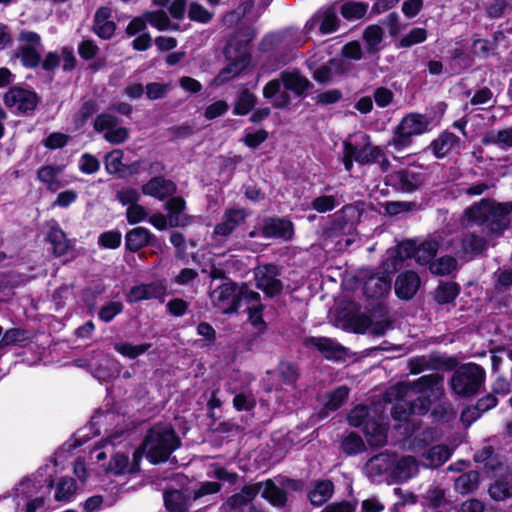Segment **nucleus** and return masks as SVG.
<instances>
[{"instance_id": "1", "label": "nucleus", "mask_w": 512, "mask_h": 512, "mask_svg": "<svg viewBox=\"0 0 512 512\" xmlns=\"http://www.w3.org/2000/svg\"><path fill=\"white\" fill-rule=\"evenodd\" d=\"M512 201L498 202L492 198H482L467 207L463 212L466 226H478L489 238L497 239L504 235L511 223Z\"/></svg>"}, {"instance_id": "2", "label": "nucleus", "mask_w": 512, "mask_h": 512, "mask_svg": "<svg viewBox=\"0 0 512 512\" xmlns=\"http://www.w3.org/2000/svg\"><path fill=\"white\" fill-rule=\"evenodd\" d=\"M141 442L148 451L147 460L153 465L167 462L182 446V440L172 424L161 421L146 430Z\"/></svg>"}, {"instance_id": "3", "label": "nucleus", "mask_w": 512, "mask_h": 512, "mask_svg": "<svg viewBox=\"0 0 512 512\" xmlns=\"http://www.w3.org/2000/svg\"><path fill=\"white\" fill-rule=\"evenodd\" d=\"M431 121L426 115L418 112L406 114L394 128L392 137L387 145L400 152L410 147L414 136H420L430 131Z\"/></svg>"}, {"instance_id": "4", "label": "nucleus", "mask_w": 512, "mask_h": 512, "mask_svg": "<svg viewBox=\"0 0 512 512\" xmlns=\"http://www.w3.org/2000/svg\"><path fill=\"white\" fill-rule=\"evenodd\" d=\"M485 378L486 372L481 365L473 362L463 364L454 371L450 379V387L461 397H471L480 391Z\"/></svg>"}, {"instance_id": "5", "label": "nucleus", "mask_w": 512, "mask_h": 512, "mask_svg": "<svg viewBox=\"0 0 512 512\" xmlns=\"http://www.w3.org/2000/svg\"><path fill=\"white\" fill-rule=\"evenodd\" d=\"M360 212L351 204L344 205L323 228L325 239L334 240L339 236L350 234L356 227Z\"/></svg>"}, {"instance_id": "6", "label": "nucleus", "mask_w": 512, "mask_h": 512, "mask_svg": "<svg viewBox=\"0 0 512 512\" xmlns=\"http://www.w3.org/2000/svg\"><path fill=\"white\" fill-rule=\"evenodd\" d=\"M425 175L414 169L400 168L386 174L384 183L393 191L411 194L416 192L424 183Z\"/></svg>"}, {"instance_id": "7", "label": "nucleus", "mask_w": 512, "mask_h": 512, "mask_svg": "<svg viewBox=\"0 0 512 512\" xmlns=\"http://www.w3.org/2000/svg\"><path fill=\"white\" fill-rule=\"evenodd\" d=\"M280 274L281 271L277 264L267 263L258 266L254 272L256 287L268 298L280 295L284 288L282 281L277 278Z\"/></svg>"}, {"instance_id": "8", "label": "nucleus", "mask_w": 512, "mask_h": 512, "mask_svg": "<svg viewBox=\"0 0 512 512\" xmlns=\"http://www.w3.org/2000/svg\"><path fill=\"white\" fill-rule=\"evenodd\" d=\"M167 294V285L165 280H154L149 283H140L132 286L125 295L128 304H135L146 300H158L160 303L165 301Z\"/></svg>"}, {"instance_id": "9", "label": "nucleus", "mask_w": 512, "mask_h": 512, "mask_svg": "<svg viewBox=\"0 0 512 512\" xmlns=\"http://www.w3.org/2000/svg\"><path fill=\"white\" fill-rule=\"evenodd\" d=\"M473 460L482 465L485 475L489 478L500 477L506 471L504 457L497 453L492 445H485L476 451Z\"/></svg>"}, {"instance_id": "10", "label": "nucleus", "mask_w": 512, "mask_h": 512, "mask_svg": "<svg viewBox=\"0 0 512 512\" xmlns=\"http://www.w3.org/2000/svg\"><path fill=\"white\" fill-rule=\"evenodd\" d=\"M256 34V29L252 25L243 22L238 24L227 41V50L233 49L236 57L250 60L251 56L247 53V50Z\"/></svg>"}, {"instance_id": "11", "label": "nucleus", "mask_w": 512, "mask_h": 512, "mask_svg": "<svg viewBox=\"0 0 512 512\" xmlns=\"http://www.w3.org/2000/svg\"><path fill=\"white\" fill-rule=\"evenodd\" d=\"M267 239L291 240L294 235V225L291 220L281 217H266L260 231Z\"/></svg>"}, {"instance_id": "12", "label": "nucleus", "mask_w": 512, "mask_h": 512, "mask_svg": "<svg viewBox=\"0 0 512 512\" xmlns=\"http://www.w3.org/2000/svg\"><path fill=\"white\" fill-rule=\"evenodd\" d=\"M306 348L317 349L325 359L335 361L343 358L346 348L332 338L324 336H308L304 338Z\"/></svg>"}, {"instance_id": "13", "label": "nucleus", "mask_w": 512, "mask_h": 512, "mask_svg": "<svg viewBox=\"0 0 512 512\" xmlns=\"http://www.w3.org/2000/svg\"><path fill=\"white\" fill-rule=\"evenodd\" d=\"M391 284L392 278L387 270L383 273H370L365 276L363 293L370 299L384 298L390 292Z\"/></svg>"}, {"instance_id": "14", "label": "nucleus", "mask_w": 512, "mask_h": 512, "mask_svg": "<svg viewBox=\"0 0 512 512\" xmlns=\"http://www.w3.org/2000/svg\"><path fill=\"white\" fill-rule=\"evenodd\" d=\"M248 215L244 208H227L223 214V221L215 225L213 234L221 237L230 236L241 224L245 223Z\"/></svg>"}, {"instance_id": "15", "label": "nucleus", "mask_w": 512, "mask_h": 512, "mask_svg": "<svg viewBox=\"0 0 512 512\" xmlns=\"http://www.w3.org/2000/svg\"><path fill=\"white\" fill-rule=\"evenodd\" d=\"M420 285L421 279L415 271H403L396 277L395 294L400 300L409 301L416 295Z\"/></svg>"}, {"instance_id": "16", "label": "nucleus", "mask_w": 512, "mask_h": 512, "mask_svg": "<svg viewBox=\"0 0 512 512\" xmlns=\"http://www.w3.org/2000/svg\"><path fill=\"white\" fill-rule=\"evenodd\" d=\"M3 102L8 108H15L17 115L32 110V91L20 86H11L3 96Z\"/></svg>"}, {"instance_id": "17", "label": "nucleus", "mask_w": 512, "mask_h": 512, "mask_svg": "<svg viewBox=\"0 0 512 512\" xmlns=\"http://www.w3.org/2000/svg\"><path fill=\"white\" fill-rule=\"evenodd\" d=\"M144 195L163 201L177 192L176 183L165 177H151L141 186Z\"/></svg>"}, {"instance_id": "18", "label": "nucleus", "mask_w": 512, "mask_h": 512, "mask_svg": "<svg viewBox=\"0 0 512 512\" xmlns=\"http://www.w3.org/2000/svg\"><path fill=\"white\" fill-rule=\"evenodd\" d=\"M439 249L438 241L428 239L421 242L419 245L409 243L405 247V256L407 258H414L420 265H429L434 260Z\"/></svg>"}, {"instance_id": "19", "label": "nucleus", "mask_w": 512, "mask_h": 512, "mask_svg": "<svg viewBox=\"0 0 512 512\" xmlns=\"http://www.w3.org/2000/svg\"><path fill=\"white\" fill-rule=\"evenodd\" d=\"M429 149L436 159H443L452 150L461 149V139L455 133L444 130L431 141Z\"/></svg>"}, {"instance_id": "20", "label": "nucleus", "mask_w": 512, "mask_h": 512, "mask_svg": "<svg viewBox=\"0 0 512 512\" xmlns=\"http://www.w3.org/2000/svg\"><path fill=\"white\" fill-rule=\"evenodd\" d=\"M362 431L370 447L380 448L386 445L388 427L383 420L370 417L362 427Z\"/></svg>"}, {"instance_id": "21", "label": "nucleus", "mask_w": 512, "mask_h": 512, "mask_svg": "<svg viewBox=\"0 0 512 512\" xmlns=\"http://www.w3.org/2000/svg\"><path fill=\"white\" fill-rule=\"evenodd\" d=\"M280 79L286 90L302 98L305 97L307 91L313 87V84L303 76L299 70H284L280 73Z\"/></svg>"}, {"instance_id": "22", "label": "nucleus", "mask_w": 512, "mask_h": 512, "mask_svg": "<svg viewBox=\"0 0 512 512\" xmlns=\"http://www.w3.org/2000/svg\"><path fill=\"white\" fill-rule=\"evenodd\" d=\"M44 241L50 245L51 252L55 257L66 255L71 248L70 240L57 223L49 228Z\"/></svg>"}, {"instance_id": "23", "label": "nucleus", "mask_w": 512, "mask_h": 512, "mask_svg": "<svg viewBox=\"0 0 512 512\" xmlns=\"http://www.w3.org/2000/svg\"><path fill=\"white\" fill-rule=\"evenodd\" d=\"M192 496L184 490H167L163 493L164 506L168 512H187Z\"/></svg>"}, {"instance_id": "24", "label": "nucleus", "mask_w": 512, "mask_h": 512, "mask_svg": "<svg viewBox=\"0 0 512 512\" xmlns=\"http://www.w3.org/2000/svg\"><path fill=\"white\" fill-rule=\"evenodd\" d=\"M310 21L312 24L320 21L319 32L322 35L332 34L340 27V19L334 5L318 11Z\"/></svg>"}, {"instance_id": "25", "label": "nucleus", "mask_w": 512, "mask_h": 512, "mask_svg": "<svg viewBox=\"0 0 512 512\" xmlns=\"http://www.w3.org/2000/svg\"><path fill=\"white\" fill-rule=\"evenodd\" d=\"M262 490L261 497L266 500L271 506L283 508L288 502V496L285 489L276 485L273 479H266L261 481Z\"/></svg>"}, {"instance_id": "26", "label": "nucleus", "mask_w": 512, "mask_h": 512, "mask_svg": "<svg viewBox=\"0 0 512 512\" xmlns=\"http://www.w3.org/2000/svg\"><path fill=\"white\" fill-rule=\"evenodd\" d=\"M460 246L463 257L472 260L487 250L488 242L482 236L469 233L462 238Z\"/></svg>"}, {"instance_id": "27", "label": "nucleus", "mask_w": 512, "mask_h": 512, "mask_svg": "<svg viewBox=\"0 0 512 512\" xmlns=\"http://www.w3.org/2000/svg\"><path fill=\"white\" fill-rule=\"evenodd\" d=\"M243 300L251 305L262 304L260 294L254 290L249 289V287L244 284L239 288L236 296H234L232 301L229 303V306L223 310V313L227 315L237 313Z\"/></svg>"}, {"instance_id": "28", "label": "nucleus", "mask_w": 512, "mask_h": 512, "mask_svg": "<svg viewBox=\"0 0 512 512\" xmlns=\"http://www.w3.org/2000/svg\"><path fill=\"white\" fill-rule=\"evenodd\" d=\"M461 293V286L454 281H441L434 291L433 299L438 305L454 304Z\"/></svg>"}, {"instance_id": "29", "label": "nucleus", "mask_w": 512, "mask_h": 512, "mask_svg": "<svg viewBox=\"0 0 512 512\" xmlns=\"http://www.w3.org/2000/svg\"><path fill=\"white\" fill-rule=\"evenodd\" d=\"M334 493V484L331 480H319L314 488L308 492V499L315 507L325 504Z\"/></svg>"}, {"instance_id": "30", "label": "nucleus", "mask_w": 512, "mask_h": 512, "mask_svg": "<svg viewBox=\"0 0 512 512\" xmlns=\"http://www.w3.org/2000/svg\"><path fill=\"white\" fill-rule=\"evenodd\" d=\"M349 388L346 385L336 387L326 395V402L321 409L320 414L328 415L330 412L339 410L348 400Z\"/></svg>"}, {"instance_id": "31", "label": "nucleus", "mask_w": 512, "mask_h": 512, "mask_svg": "<svg viewBox=\"0 0 512 512\" xmlns=\"http://www.w3.org/2000/svg\"><path fill=\"white\" fill-rule=\"evenodd\" d=\"M148 239V228L137 226L129 229L125 234V250L130 253H137L146 247Z\"/></svg>"}, {"instance_id": "32", "label": "nucleus", "mask_w": 512, "mask_h": 512, "mask_svg": "<svg viewBox=\"0 0 512 512\" xmlns=\"http://www.w3.org/2000/svg\"><path fill=\"white\" fill-rule=\"evenodd\" d=\"M451 453L446 445H434L422 455L425 466L439 468L450 458Z\"/></svg>"}, {"instance_id": "33", "label": "nucleus", "mask_w": 512, "mask_h": 512, "mask_svg": "<svg viewBox=\"0 0 512 512\" xmlns=\"http://www.w3.org/2000/svg\"><path fill=\"white\" fill-rule=\"evenodd\" d=\"M257 104V97L249 89H242L237 98L235 99L233 106V114L236 116L248 115L254 110Z\"/></svg>"}, {"instance_id": "34", "label": "nucleus", "mask_w": 512, "mask_h": 512, "mask_svg": "<svg viewBox=\"0 0 512 512\" xmlns=\"http://www.w3.org/2000/svg\"><path fill=\"white\" fill-rule=\"evenodd\" d=\"M480 484V473L470 470L461 474L455 480V490L461 494H470L476 491Z\"/></svg>"}, {"instance_id": "35", "label": "nucleus", "mask_w": 512, "mask_h": 512, "mask_svg": "<svg viewBox=\"0 0 512 512\" xmlns=\"http://www.w3.org/2000/svg\"><path fill=\"white\" fill-rule=\"evenodd\" d=\"M383 39V30L379 25L373 24L365 28L363 40L366 44V53L375 55L379 52V45Z\"/></svg>"}, {"instance_id": "36", "label": "nucleus", "mask_w": 512, "mask_h": 512, "mask_svg": "<svg viewBox=\"0 0 512 512\" xmlns=\"http://www.w3.org/2000/svg\"><path fill=\"white\" fill-rule=\"evenodd\" d=\"M152 347V343H141L138 345H133L130 342L123 341L117 342L113 344V349L128 359L134 360L144 353L148 352Z\"/></svg>"}, {"instance_id": "37", "label": "nucleus", "mask_w": 512, "mask_h": 512, "mask_svg": "<svg viewBox=\"0 0 512 512\" xmlns=\"http://www.w3.org/2000/svg\"><path fill=\"white\" fill-rule=\"evenodd\" d=\"M484 145H495L501 149L512 148V127L490 132L482 138Z\"/></svg>"}, {"instance_id": "38", "label": "nucleus", "mask_w": 512, "mask_h": 512, "mask_svg": "<svg viewBox=\"0 0 512 512\" xmlns=\"http://www.w3.org/2000/svg\"><path fill=\"white\" fill-rule=\"evenodd\" d=\"M369 5L366 2L347 1L340 6V14L347 21L359 20L367 14Z\"/></svg>"}, {"instance_id": "39", "label": "nucleus", "mask_w": 512, "mask_h": 512, "mask_svg": "<svg viewBox=\"0 0 512 512\" xmlns=\"http://www.w3.org/2000/svg\"><path fill=\"white\" fill-rule=\"evenodd\" d=\"M60 172V168L46 165L38 170L37 178L46 185L49 191L56 192L62 185L57 178Z\"/></svg>"}, {"instance_id": "40", "label": "nucleus", "mask_w": 512, "mask_h": 512, "mask_svg": "<svg viewBox=\"0 0 512 512\" xmlns=\"http://www.w3.org/2000/svg\"><path fill=\"white\" fill-rule=\"evenodd\" d=\"M277 372L285 385L295 386L300 378V370L297 363L280 361L277 365Z\"/></svg>"}, {"instance_id": "41", "label": "nucleus", "mask_w": 512, "mask_h": 512, "mask_svg": "<svg viewBox=\"0 0 512 512\" xmlns=\"http://www.w3.org/2000/svg\"><path fill=\"white\" fill-rule=\"evenodd\" d=\"M77 491V482L72 477H61L55 488L54 498L58 502L70 501Z\"/></svg>"}, {"instance_id": "42", "label": "nucleus", "mask_w": 512, "mask_h": 512, "mask_svg": "<svg viewBox=\"0 0 512 512\" xmlns=\"http://www.w3.org/2000/svg\"><path fill=\"white\" fill-rule=\"evenodd\" d=\"M55 465L46 464L37 469L34 473V489L46 488L50 490L54 487Z\"/></svg>"}, {"instance_id": "43", "label": "nucleus", "mask_w": 512, "mask_h": 512, "mask_svg": "<svg viewBox=\"0 0 512 512\" xmlns=\"http://www.w3.org/2000/svg\"><path fill=\"white\" fill-rule=\"evenodd\" d=\"M341 449L347 456H355L365 451V444L358 433L351 431L342 439Z\"/></svg>"}, {"instance_id": "44", "label": "nucleus", "mask_w": 512, "mask_h": 512, "mask_svg": "<svg viewBox=\"0 0 512 512\" xmlns=\"http://www.w3.org/2000/svg\"><path fill=\"white\" fill-rule=\"evenodd\" d=\"M457 260L449 255L442 256L430 263L429 270L437 276H446L457 269Z\"/></svg>"}, {"instance_id": "45", "label": "nucleus", "mask_w": 512, "mask_h": 512, "mask_svg": "<svg viewBox=\"0 0 512 512\" xmlns=\"http://www.w3.org/2000/svg\"><path fill=\"white\" fill-rule=\"evenodd\" d=\"M344 62L341 59L332 58L328 61V64L321 65L313 72V79L320 84H328L332 80V69L330 66H334L337 70L344 72Z\"/></svg>"}, {"instance_id": "46", "label": "nucleus", "mask_w": 512, "mask_h": 512, "mask_svg": "<svg viewBox=\"0 0 512 512\" xmlns=\"http://www.w3.org/2000/svg\"><path fill=\"white\" fill-rule=\"evenodd\" d=\"M144 17L147 20V23L159 31L177 29L179 27L178 24L171 26V21L164 10L146 11L144 12Z\"/></svg>"}, {"instance_id": "47", "label": "nucleus", "mask_w": 512, "mask_h": 512, "mask_svg": "<svg viewBox=\"0 0 512 512\" xmlns=\"http://www.w3.org/2000/svg\"><path fill=\"white\" fill-rule=\"evenodd\" d=\"M458 360L454 356L430 355L426 366L437 371H455Z\"/></svg>"}, {"instance_id": "48", "label": "nucleus", "mask_w": 512, "mask_h": 512, "mask_svg": "<svg viewBox=\"0 0 512 512\" xmlns=\"http://www.w3.org/2000/svg\"><path fill=\"white\" fill-rule=\"evenodd\" d=\"M443 377L437 373L423 375L411 383V388L417 393L427 392L436 387Z\"/></svg>"}, {"instance_id": "49", "label": "nucleus", "mask_w": 512, "mask_h": 512, "mask_svg": "<svg viewBox=\"0 0 512 512\" xmlns=\"http://www.w3.org/2000/svg\"><path fill=\"white\" fill-rule=\"evenodd\" d=\"M98 109V103L95 99L84 101L74 117V123L76 126L82 127L85 125L89 118H91L98 111Z\"/></svg>"}, {"instance_id": "50", "label": "nucleus", "mask_w": 512, "mask_h": 512, "mask_svg": "<svg viewBox=\"0 0 512 512\" xmlns=\"http://www.w3.org/2000/svg\"><path fill=\"white\" fill-rule=\"evenodd\" d=\"M19 39L25 41L26 45L22 46L15 53V56L21 58V62L25 67L32 68V31L21 32Z\"/></svg>"}, {"instance_id": "51", "label": "nucleus", "mask_w": 512, "mask_h": 512, "mask_svg": "<svg viewBox=\"0 0 512 512\" xmlns=\"http://www.w3.org/2000/svg\"><path fill=\"white\" fill-rule=\"evenodd\" d=\"M490 497L495 501H502L512 496V485L504 479H497L489 486Z\"/></svg>"}, {"instance_id": "52", "label": "nucleus", "mask_w": 512, "mask_h": 512, "mask_svg": "<svg viewBox=\"0 0 512 512\" xmlns=\"http://www.w3.org/2000/svg\"><path fill=\"white\" fill-rule=\"evenodd\" d=\"M511 8L508 0H492L484 4L486 16L489 19H499L505 16Z\"/></svg>"}, {"instance_id": "53", "label": "nucleus", "mask_w": 512, "mask_h": 512, "mask_svg": "<svg viewBox=\"0 0 512 512\" xmlns=\"http://www.w3.org/2000/svg\"><path fill=\"white\" fill-rule=\"evenodd\" d=\"M370 417L369 408L366 405L359 404L350 411L347 420L350 426L362 428Z\"/></svg>"}, {"instance_id": "54", "label": "nucleus", "mask_w": 512, "mask_h": 512, "mask_svg": "<svg viewBox=\"0 0 512 512\" xmlns=\"http://www.w3.org/2000/svg\"><path fill=\"white\" fill-rule=\"evenodd\" d=\"M122 234L118 230H107L98 236V245L104 249L115 250L120 247Z\"/></svg>"}, {"instance_id": "55", "label": "nucleus", "mask_w": 512, "mask_h": 512, "mask_svg": "<svg viewBox=\"0 0 512 512\" xmlns=\"http://www.w3.org/2000/svg\"><path fill=\"white\" fill-rule=\"evenodd\" d=\"M427 31L424 28L415 27L412 28L408 34L404 35L399 43V48H409L415 44H420L426 41Z\"/></svg>"}, {"instance_id": "56", "label": "nucleus", "mask_w": 512, "mask_h": 512, "mask_svg": "<svg viewBox=\"0 0 512 512\" xmlns=\"http://www.w3.org/2000/svg\"><path fill=\"white\" fill-rule=\"evenodd\" d=\"M188 17L191 21L201 24L209 23L213 18V13L209 12L203 5L193 1L190 3Z\"/></svg>"}, {"instance_id": "57", "label": "nucleus", "mask_w": 512, "mask_h": 512, "mask_svg": "<svg viewBox=\"0 0 512 512\" xmlns=\"http://www.w3.org/2000/svg\"><path fill=\"white\" fill-rule=\"evenodd\" d=\"M123 309L124 305L122 302L110 301L100 308L98 312V318L104 323H109L117 315L121 314L123 312Z\"/></svg>"}, {"instance_id": "58", "label": "nucleus", "mask_w": 512, "mask_h": 512, "mask_svg": "<svg viewBox=\"0 0 512 512\" xmlns=\"http://www.w3.org/2000/svg\"><path fill=\"white\" fill-rule=\"evenodd\" d=\"M264 309V304L250 305L247 307L248 320L254 328H261L260 332H264L267 329V323L263 317Z\"/></svg>"}, {"instance_id": "59", "label": "nucleus", "mask_w": 512, "mask_h": 512, "mask_svg": "<svg viewBox=\"0 0 512 512\" xmlns=\"http://www.w3.org/2000/svg\"><path fill=\"white\" fill-rule=\"evenodd\" d=\"M311 208L318 213H326L334 210L338 205L333 195H321L311 201Z\"/></svg>"}, {"instance_id": "60", "label": "nucleus", "mask_w": 512, "mask_h": 512, "mask_svg": "<svg viewBox=\"0 0 512 512\" xmlns=\"http://www.w3.org/2000/svg\"><path fill=\"white\" fill-rule=\"evenodd\" d=\"M118 123L119 119L117 116L110 113H101L95 118L93 128L96 132L101 133L115 128Z\"/></svg>"}, {"instance_id": "61", "label": "nucleus", "mask_w": 512, "mask_h": 512, "mask_svg": "<svg viewBox=\"0 0 512 512\" xmlns=\"http://www.w3.org/2000/svg\"><path fill=\"white\" fill-rule=\"evenodd\" d=\"M417 209L414 201H391L385 204V212L390 216L411 212Z\"/></svg>"}, {"instance_id": "62", "label": "nucleus", "mask_w": 512, "mask_h": 512, "mask_svg": "<svg viewBox=\"0 0 512 512\" xmlns=\"http://www.w3.org/2000/svg\"><path fill=\"white\" fill-rule=\"evenodd\" d=\"M123 156L124 153L120 149H114L105 155V170L108 174L112 175L114 172L120 171L121 166H123Z\"/></svg>"}, {"instance_id": "63", "label": "nucleus", "mask_w": 512, "mask_h": 512, "mask_svg": "<svg viewBox=\"0 0 512 512\" xmlns=\"http://www.w3.org/2000/svg\"><path fill=\"white\" fill-rule=\"evenodd\" d=\"M268 136V131L263 128L255 132H247L246 129L242 142L248 148L256 149L268 139Z\"/></svg>"}, {"instance_id": "64", "label": "nucleus", "mask_w": 512, "mask_h": 512, "mask_svg": "<svg viewBox=\"0 0 512 512\" xmlns=\"http://www.w3.org/2000/svg\"><path fill=\"white\" fill-rule=\"evenodd\" d=\"M246 61L242 58L236 57V60L226 65L219 73L222 81H228L238 76L246 67Z\"/></svg>"}]
</instances>
